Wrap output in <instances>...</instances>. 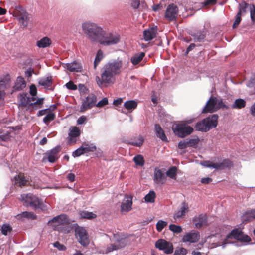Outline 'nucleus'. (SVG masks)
Masks as SVG:
<instances>
[{
  "mask_svg": "<svg viewBox=\"0 0 255 255\" xmlns=\"http://www.w3.org/2000/svg\"><path fill=\"white\" fill-rule=\"evenodd\" d=\"M123 64V61L119 58L113 60L106 64L103 68L101 75V79H100L98 76L96 77L97 82H99L100 84L113 82L114 80V76L121 73Z\"/></svg>",
  "mask_w": 255,
  "mask_h": 255,
  "instance_id": "f257e3e1",
  "label": "nucleus"
},
{
  "mask_svg": "<svg viewBox=\"0 0 255 255\" xmlns=\"http://www.w3.org/2000/svg\"><path fill=\"white\" fill-rule=\"evenodd\" d=\"M81 27L87 39L92 42L98 43L103 33L104 29L102 27L89 21L83 22Z\"/></svg>",
  "mask_w": 255,
  "mask_h": 255,
  "instance_id": "f03ea898",
  "label": "nucleus"
},
{
  "mask_svg": "<svg viewBox=\"0 0 255 255\" xmlns=\"http://www.w3.org/2000/svg\"><path fill=\"white\" fill-rule=\"evenodd\" d=\"M233 238L245 242H248L250 241V238L249 236L244 235L241 231L236 229L233 230L231 233L226 236L223 242L217 243L215 247L221 246L223 248H224L227 244L234 243L232 240Z\"/></svg>",
  "mask_w": 255,
  "mask_h": 255,
  "instance_id": "7ed1b4c3",
  "label": "nucleus"
},
{
  "mask_svg": "<svg viewBox=\"0 0 255 255\" xmlns=\"http://www.w3.org/2000/svg\"><path fill=\"white\" fill-rule=\"evenodd\" d=\"M228 108L229 107L224 103L222 98H217L215 97L211 96L204 106L202 113H213L220 109L227 110Z\"/></svg>",
  "mask_w": 255,
  "mask_h": 255,
  "instance_id": "20e7f679",
  "label": "nucleus"
},
{
  "mask_svg": "<svg viewBox=\"0 0 255 255\" xmlns=\"http://www.w3.org/2000/svg\"><path fill=\"white\" fill-rule=\"evenodd\" d=\"M218 118L217 114H213L211 117H207L202 121L197 123L195 128L196 130L198 131H208L210 129L217 126Z\"/></svg>",
  "mask_w": 255,
  "mask_h": 255,
  "instance_id": "39448f33",
  "label": "nucleus"
},
{
  "mask_svg": "<svg viewBox=\"0 0 255 255\" xmlns=\"http://www.w3.org/2000/svg\"><path fill=\"white\" fill-rule=\"evenodd\" d=\"M101 37L98 43L105 46L117 44L120 41V36L118 34L112 32H106L104 30L103 31V35Z\"/></svg>",
  "mask_w": 255,
  "mask_h": 255,
  "instance_id": "423d86ee",
  "label": "nucleus"
},
{
  "mask_svg": "<svg viewBox=\"0 0 255 255\" xmlns=\"http://www.w3.org/2000/svg\"><path fill=\"white\" fill-rule=\"evenodd\" d=\"M19 199L24 206H30L33 209L39 208L42 203V201L37 197L31 193L21 194Z\"/></svg>",
  "mask_w": 255,
  "mask_h": 255,
  "instance_id": "0eeeda50",
  "label": "nucleus"
},
{
  "mask_svg": "<svg viewBox=\"0 0 255 255\" xmlns=\"http://www.w3.org/2000/svg\"><path fill=\"white\" fill-rule=\"evenodd\" d=\"M13 15L18 20L24 27L27 26L31 18L30 15L20 6L15 7L13 11Z\"/></svg>",
  "mask_w": 255,
  "mask_h": 255,
  "instance_id": "6e6552de",
  "label": "nucleus"
},
{
  "mask_svg": "<svg viewBox=\"0 0 255 255\" xmlns=\"http://www.w3.org/2000/svg\"><path fill=\"white\" fill-rule=\"evenodd\" d=\"M75 235L79 243L81 245L86 247L89 245L90 240L88 234L84 228L80 226L75 228Z\"/></svg>",
  "mask_w": 255,
  "mask_h": 255,
  "instance_id": "1a4fd4ad",
  "label": "nucleus"
},
{
  "mask_svg": "<svg viewBox=\"0 0 255 255\" xmlns=\"http://www.w3.org/2000/svg\"><path fill=\"white\" fill-rule=\"evenodd\" d=\"M96 102L97 97L94 94H90L88 95L82 100L80 109V112H84L87 110L91 109L95 106Z\"/></svg>",
  "mask_w": 255,
  "mask_h": 255,
  "instance_id": "9d476101",
  "label": "nucleus"
},
{
  "mask_svg": "<svg viewBox=\"0 0 255 255\" xmlns=\"http://www.w3.org/2000/svg\"><path fill=\"white\" fill-rule=\"evenodd\" d=\"M173 131L178 137L183 138L190 134L193 131V128L190 126L181 124L177 125Z\"/></svg>",
  "mask_w": 255,
  "mask_h": 255,
  "instance_id": "9b49d317",
  "label": "nucleus"
},
{
  "mask_svg": "<svg viewBox=\"0 0 255 255\" xmlns=\"http://www.w3.org/2000/svg\"><path fill=\"white\" fill-rule=\"evenodd\" d=\"M155 246L160 250L164 251V253L167 254L173 252V247L171 243L164 239H159L155 243Z\"/></svg>",
  "mask_w": 255,
  "mask_h": 255,
  "instance_id": "f8f14e48",
  "label": "nucleus"
},
{
  "mask_svg": "<svg viewBox=\"0 0 255 255\" xmlns=\"http://www.w3.org/2000/svg\"><path fill=\"white\" fill-rule=\"evenodd\" d=\"M81 131L79 128L73 126L69 128V132L68 137V143L69 144H75L77 141V138L80 136Z\"/></svg>",
  "mask_w": 255,
  "mask_h": 255,
  "instance_id": "ddd939ff",
  "label": "nucleus"
},
{
  "mask_svg": "<svg viewBox=\"0 0 255 255\" xmlns=\"http://www.w3.org/2000/svg\"><path fill=\"white\" fill-rule=\"evenodd\" d=\"M154 182L158 185H163L166 181V176L165 173L161 169L156 168L154 171Z\"/></svg>",
  "mask_w": 255,
  "mask_h": 255,
  "instance_id": "4468645a",
  "label": "nucleus"
},
{
  "mask_svg": "<svg viewBox=\"0 0 255 255\" xmlns=\"http://www.w3.org/2000/svg\"><path fill=\"white\" fill-rule=\"evenodd\" d=\"M178 14V7L174 4H169L166 10L165 13V18L169 20L172 21L176 18Z\"/></svg>",
  "mask_w": 255,
  "mask_h": 255,
  "instance_id": "2eb2a0df",
  "label": "nucleus"
},
{
  "mask_svg": "<svg viewBox=\"0 0 255 255\" xmlns=\"http://www.w3.org/2000/svg\"><path fill=\"white\" fill-rule=\"evenodd\" d=\"M60 149L59 147H56L51 149L49 152L45 153L43 160H47L49 162L54 163L58 158V153Z\"/></svg>",
  "mask_w": 255,
  "mask_h": 255,
  "instance_id": "dca6fc26",
  "label": "nucleus"
},
{
  "mask_svg": "<svg viewBox=\"0 0 255 255\" xmlns=\"http://www.w3.org/2000/svg\"><path fill=\"white\" fill-rule=\"evenodd\" d=\"M13 181L16 186L22 187L28 185L30 184L29 176L25 175L24 174L20 173L14 177Z\"/></svg>",
  "mask_w": 255,
  "mask_h": 255,
  "instance_id": "f3484780",
  "label": "nucleus"
},
{
  "mask_svg": "<svg viewBox=\"0 0 255 255\" xmlns=\"http://www.w3.org/2000/svg\"><path fill=\"white\" fill-rule=\"evenodd\" d=\"M199 239V233L198 231H192L183 236L182 240L183 242L192 243L197 242Z\"/></svg>",
  "mask_w": 255,
  "mask_h": 255,
  "instance_id": "a211bd4d",
  "label": "nucleus"
},
{
  "mask_svg": "<svg viewBox=\"0 0 255 255\" xmlns=\"http://www.w3.org/2000/svg\"><path fill=\"white\" fill-rule=\"evenodd\" d=\"M114 238L116 239L117 243L109 245L106 249V252L109 253L114 250H118L125 246L126 245V239L124 238L117 239L116 235H114Z\"/></svg>",
  "mask_w": 255,
  "mask_h": 255,
  "instance_id": "6ab92c4d",
  "label": "nucleus"
},
{
  "mask_svg": "<svg viewBox=\"0 0 255 255\" xmlns=\"http://www.w3.org/2000/svg\"><path fill=\"white\" fill-rule=\"evenodd\" d=\"M132 197L126 195L121 205V212H128L132 209Z\"/></svg>",
  "mask_w": 255,
  "mask_h": 255,
  "instance_id": "aec40b11",
  "label": "nucleus"
},
{
  "mask_svg": "<svg viewBox=\"0 0 255 255\" xmlns=\"http://www.w3.org/2000/svg\"><path fill=\"white\" fill-rule=\"evenodd\" d=\"M189 211L188 205L186 202H183L181 207L179 208L174 214L173 218L175 219L183 218Z\"/></svg>",
  "mask_w": 255,
  "mask_h": 255,
  "instance_id": "412c9836",
  "label": "nucleus"
},
{
  "mask_svg": "<svg viewBox=\"0 0 255 255\" xmlns=\"http://www.w3.org/2000/svg\"><path fill=\"white\" fill-rule=\"evenodd\" d=\"M156 34L157 27H150L144 31V39L146 41H150L156 37Z\"/></svg>",
  "mask_w": 255,
  "mask_h": 255,
  "instance_id": "4be33fe9",
  "label": "nucleus"
},
{
  "mask_svg": "<svg viewBox=\"0 0 255 255\" xmlns=\"http://www.w3.org/2000/svg\"><path fill=\"white\" fill-rule=\"evenodd\" d=\"M255 219V209L247 211L242 216L243 223L251 221Z\"/></svg>",
  "mask_w": 255,
  "mask_h": 255,
  "instance_id": "5701e85b",
  "label": "nucleus"
},
{
  "mask_svg": "<svg viewBox=\"0 0 255 255\" xmlns=\"http://www.w3.org/2000/svg\"><path fill=\"white\" fill-rule=\"evenodd\" d=\"M63 67L64 68L68 69L71 72H79L81 71L82 69V67L80 64L76 62L64 64Z\"/></svg>",
  "mask_w": 255,
  "mask_h": 255,
  "instance_id": "b1692460",
  "label": "nucleus"
},
{
  "mask_svg": "<svg viewBox=\"0 0 255 255\" xmlns=\"http://www.w3.org/2000/svg\"><path fill=\"white\" fill-rule=\"evenodd\" d=\"M155 131L157 137L163 141H167V138L161 127L158 124H155Z\"/></svg>",
  "mask_w": 255,
  "mask_h": 255,
  "instance_id": "393cba45",
  "label": "nucleus"
},
{
  "mask_svg": "<svg viewBox=\"0 0 255 255\" xmlns=\"http://www.w3.org/2000/svg\"><path fill=\"white\" fill-rule=\"evenodd\" d=\"M233 164L229 159H224L222 162L216 163V169L224 170L225 169H230L232 167Z\"/></svg>",
  "mask_w": 255,
  "mask_h": 255,
  "instance_id": "a878e982",
  "label": "nucleus"
},
{
  "mask_svg": "<svg viewBox=\"0 0 255 255\" xmlns=\"http://www.w3.org/2000/svg\"><path fill=\"white\" fill-rule=\"evenodd\" d=\"M51 222L56 223L58 224H64L68 222V219L66 215L62 214L54 217L48 221V223Z\"/></svg>",
  "mask_w": 255,
  "mask_h": 255,
  "instance_id": "bb28decb",
  "label": "nucleus"
},
{
  "mask_svg": "<svg viewBox=\"0 0 255 255\" xmlns=\"http://www.w3.org/2000/svg\"><path fill=\"white\" fill-rule=\"evenodd\" d=\"M196 222L195 224L196 227L199 228L207 224V219L205 215L201 214L194 220Z\"/></svg>",
  "mask_w": 255,
  "mask_h": 255,
  "instance_id": "cd10ccee",
  "label": "nucleus"
},
{
  "mask_svg": "<svg viewBox=\"0 0 255 255\" xmlns=\"http://www.w3.org/2000/svg\"><path fill=\"white\" fill-rule=\"evenodd\" d=\"M26 84L23 78L21 76H18L15 82L13 89L15 91H20L26 87Z\"/></svg>",
  "mask_w": 255,
  "mask_h": 255,
  "instance_id": "c85d7f7f",
  "label": "nucleus"
},
{
  "mask_svg": "<svg viewBox=\"0 0 255 255\" xmlns=\"http://www.w3.org/2000/svg\"><path fill=\"white\" fill-rule=\"evenodd\" d=\"M194 42H203L206 37V32L204 30L198 31L191 34Z\"/></svg>",
  "mask_w": 255,
  "mask_h": 255,
  "instance_id": "c756f323",
  "label": "nucleus"
},
{
  "mask_svg": "<svg viewBox=\"0 0 255 255\" xmlns=\"http://www.w3.org/2000/svg\"><path fill=\"white\" fill-rule=\"evenodd\" d=\"M51 44V40L47 37H44L36 42V46L39 48H46Z\"/></svg>",
  "mask_w": 255,
  "mask_h": 255,
  "instance_id": "7c9ffc66",
  "label": "nucleus"
},
{
  "mask_svg": "<svg viewBox=\"0 0 255 255\" xmlns=\"http://www.w3.org/2000/svg\"><path fill=\"white\" fill-rule=\"evenodd\" d=\"M250 4L247 3L245 1H242L239 4L238 13L244 16L249 10V6Z\"/></svg>",
  "mask_w": 255,
  "mask_h": 255,
  "instance_id": "2f4dec72",
  "label": "nucleus"
},
{
  "mask_svg": "<svg viewBox=\"0 0 255 255\" xmlns=\"http://www.w3.org/2000/svg\"><path fill=\"white\" fill-rule=\"evenodd\" d=\"M144 56L145 53L144 52L136 53L131 57L130 61L133 65H136L141 62Z\"/></svg>",
  "mask_w": 255,
  "mask_h": 255,
  "instance_id": "473e14b6",
  "label": "nucleus"
},
{
  "mask_svg": "<svg viewBox=\"0 0 255 255\" xmlns=\"http://www.w3.org/2000/svg\"><path fill=\"white\" fill-rule=\"evenodd\" d=\"M35 100V98L33 97L29 98L26 96H23L21 95L20 97V101L21 102V104L22 106L24 107L33 106V103L31 102V101H34Z\"/></svg>",
  "mask_w": 255,
  "mask_h": 255,
  "instance_id": "72a5a7b5",
  "label": "nucleus"
},
{
  "mask_svg": "<svg viewBox=\"0 0 255 255\" xmlns=\"http://www.w3.org/2000/svg\"><path fill=\"white\" fill-rule=\"evenodd\" d=\"M5 82L4 80H0V106L4 102L5 92Z\"/></svg>",
  "mask_w": 255,
  "mask_h": 255,
  "instance_id": "f704fd0d",
  "label": "nucleus"
},
{
  "mask_svg": "<svg viewBox=\"0 0 255 255\" xmlns=\"http://www.w3.org/2000/svg\"><path fill=\"white\" fill-rule=\"evenodd\" d=\"M39 84L41 86H43L45 88L49 89V87L51 86L52 84V77L49 76L41 78L39 80ZM49 89H50V88H49Z\"/></svg>",
  "mask_w": 255,
  "mask_h": 255,
  "instance_id": "c9c22d12",
  "label": "nucleus"
},
{
  "mask_svg": "<svg viewBox=\"0 0 255 255\" xmlns=\"http://www.w3.org/2000/svg\"><path fill=\"white\" fill-rule=\"evenodd\" d=\"M246 106V101L241 98L237 99L232 105L233 109H241Z\"/></svg>",
  "mask_w": 255,
  "mask_h": 255,
  "instance_id": "e433bc0d",
  "label": "nucleus"
},
{
  "mask_svg": "<svg viewBox=\"0 0 255 255\" xmlns=\"http://www.w3.org/2000/svg\"><path fill=\"white\" fill-rule=\"evenodd\" d=\"M82 147L85 153L88 152H94L96 150V146L94 144L86 142L82 143Z\"/></svg>",
  "mask_w": 255,
  "mask_h": 255,
  "instance_id": "4c0bfd02",
  "label": "nucleus"
},
{
  "mask_svg": "<svg viewBox=\"0 0 255 255\" xmlns=\"http://www.w3.org/2000/svg\"><path fill=\"white\" fill-rule=\"evenodd\" d=\"M126 109L129 111H132L135 109L137 106V103L134 100H130L126 102L124 105Z\"/></svg>",
  "mask_w": 255,
  "mask_h": 255,
  "instance_id": "58836bf2",
  "label": "nucleus"
},
{
  "mask_svg": "<svg viewBox=\"0 0 255 255\" xmlns=\"http://www.w3.org/2000/svg\"><path fill=\"white\" fill-rule=\"evenodd\" d=\"M79 215L81 218L92 219L96 217V215L92 212L87 211H82L79 213Z\"/></svg>",
  "mask_w": 255,
  "mask_h": 255,
  "instance_id": "ea45409f",
  "label": "nucleus"
},
{
  "mask_svg": "<svg viewBox=\"0 0 255 255\" xmlns=\"http://www.w3.org/2000/svg\"><path fill=\"white\" fill-rule=\"evenodd\" d=\"M12 227L7 224H4L1 227V232L4 235H8L10 234L12 231Z\"/></svg>",
  "mask_w": 255,
  "mask_h": 255,
  "instance_id": "a19ab883",
  "label": "nucleus"
},
{
  "mask_svg": "<svg viewBox=\"0 0 255 255\" xmlns=\"http://www.w3.org/2000/svg\"><path fill=\"white\" fill-rule=\"evenodd\" d=\"M156 194L154 191H150L144 197L145 201L148 203H153L155 201Z\"/></svg>",
  "mask_w": 255,
  "mask_h": 255,
  "instance_id": "79ce46f5",
  "label": "nucleus"
},
{
  "mask_svg": "<svg viewBox=\"0 0 255 255\" xmlns=\"http://www.w3.org/2000/svg\"><path fill=\"white\" fill-rule=\"evenodd\" d=\"M103 58V53L101 50H99L97 52L95 59L94 62V68H96V67L99 64V62Z\"/></svg>",
  "mask_w": 255,
  "mask_h": 255,
  "instance_id": "37998d69",
  "label": "nucleus"
},
{
  "mask_svg": "<svg viewBox=\"0 0 255 255\" xmlns=\"http://www.w3.org/2000/svg\"><path fill=\"white\" fill-rule=\"evenodd\" d=\"M177 172V168L175 166H173L169 168L166 172V176L169 177L171 178H175Z\"/></svg>",
  "mask_w": 255,
  "mask_h": 255,
  "instance_id": "c03bdc74",
  "label": "nucleus"
},
{
  "mask_svg": "<svg viewBox=\"0 0 255 255\" xmlns=\"http://www.w3.org/2000/svg\"><path fill=\"white\" fill-rule=\"evenodd\" d=\"M168 223L167 222L160 220L156 223V227L158 232H161L164 227L167 225Z\"/></svg>",
  "mask_w": 255,
  "mask_h": 255,
  "instance_id": "a18cd8bd",
  "label": "nucleus"
},
{
  "mask_svg": "<svg viewBox=\"0 0 255 255\" xmlns=\"http://www.w3.org/2000/svg\"><path fill=\"white\" fill-rule=\"evenodd\" d=\"M169 229L174 233H180L182 231V227L179 225L175 224H170L169 226Z\"/></svg>",
  "mask_w": 255,
  "mask_h": 255,
  "instance_id": "49530a36",
  "label": "nucleus"
},
{
  "mask_svg": "<svg viewBox=\"0 0 255 255\" xmlns=\"http://www.w3.org/2000/svg\"><path fill=\"white\" fill-rule=\"evenodd\" d=\"M133 161L137 165L143 166L144 163V160L143 156L141 155H137L133 158Z\"/></svg>",
  "mask_w": 255,
  "mask_h": 255,
  "instance_id": "de8ad7c7",
  "label": "nucleus"
},
{
  "mask_svg": "<svg viewBox=\"0 0 255 255\" xmlns=\"http://www.w3.org/2000/svg\"><path fill=\"white\" fill-rule=\"evenodd\" d=\"M203 166L209 168L211 169H216V163H213L210 161H204L200 163Z\"/></svg>",
  "mask_w": 255,
  "mask_h": 255,
  "instance_id": "09e8293b",
  "label": "nucleus"
},
{
  "mask_svg": "<svg viewBox=\"0 0 255 255\" xmlns=\"http://www.w3.org/2000/svg\"><path fill=\"white\" fill-rule=\"evenodd\" d=\"M242 15L240 14L237 13L234 17L235 20L232 25L233 28L235 29L237 28L242 20Z\"/></svg>",
  "mask_w": 255,
  "mask_h": 255,
  "instance_id": "8fccbe9b",
  "label": "nucleus"
},
{
  "mask_svg": "<svg viewBox=\"0 0 255 255\" xmlns=\"http://www.w3.org/2000/svg\"><path fill=\"white\" fill-rule=\"evenodd\" d=\"M249 11L251 21L253 24H254L255 23V6L253 4H250L249 6Z\"/></svg>",
  "mask_w": 255,
  "mask_h": 255,
  "instance_id": "3c124183",
  "label": "nucleus"
},
{
  "mask_svg": "<svg viewBox=\"0 0 255 255\" xmlns=\"http://www.w3.org/2000/svg\"><path fill=\"white\" fill-rule=\"evenodd\" d=\"M55 118V114L53 113H50L48 114L43 120V121L44 123L48 124L49 122L53 120Z\"/></svg>",
  "mask_w": 255,
  "mask_h": 255,
  "instance_id": "603ef678",
  "label": "nucleus"
},
{
  "mask_svg": "<svg viewBox=\"0 0 255 255\" xmlns=\"http://www.w3.org/2000/svg\"><path fill=\"white\" fill-rule=\"evenodd\" d=\"M187 141L189 147H193L199 143V139L198 137H194L189 139Z\"/></svg>",
  "mask_w": 255,
  "mask_h": 255,
  "instance_id": "864d4df0",
  "label": "nucleus"
},
{
  "mask_svg": "<svg viewBox=\"0 0 255 255\" xmlns=\"http://www.w3.org/2000/svg\"><path fill=\"white\" fill-rule=\"evenodd\" d=\"M33 215L32 213L25 211L18 214L16 216V218L18 219H22L23 218H31Z\"/></svg>",
  "mask_w": 255,
  "mask_h": 255,
  "instance_id": "5fc2aeb1",
  "label": "nucleus"
},
{
  "mask_svg": "<svg viewBox=\"0 0 255 255\" xmlns=\"http://www.w3.org/2000/svg\"><path fill=\"white\" fill-rule=\"evenodd\" d=\"M143 143V139L141 136H140L137 140H134L130 142V144L133 146L140 147Z\"/></svg>",
  "mask_w": 255,
  "mask_h": 255,
  "instance_id": "6e6d98bb",
  "label": "nucleus"
},
{
  "mask_svg": "<svg viewBox=\"0 0 255 255\" xmlns=\"http://www.w3.org/2000/svg\"><path fill=\"white\" fill-rule=\"evenodd\" d=\"M85 153V152L83 147L81 146V147H80L79 148L77 149L76 150H75L73 152L72 155H73V157H79Z\"/></svg>",
  "mask_w": 255,
  "mask_h": 255,
  "instance_id": "4d7b16f0",
  "label": "nucleus"
},
{
  "mask_svg": "<svg viewBox=\"0 0 255 255\" xmlns=\"http://www.w3.org/2000/svg\"><path fill=\"white\" fill-rule=\"evenodd\" d=\"M187 253V250L184 248H180L176 249L174 253V255H185Z\"/></svg>",
  "mask_w": 255,
  "mask_h": 255,
  "instance_id": "13d9d810",
  "label": "nucleus"
},
{
  "mask_svg": "<svg viewBox=\"0 0 255 255\" xmlns=\"http://www.w3.org/2000/svg\"><path fill=\"white\" fill-rule=\"evenodd\" d=\"M78 89L81 95H84L88 93V89L83 84H80L78 85Z\"/></svg>",
  "mask_w": 255,
  "mask_h": 255,
  "instance_id": "bf43d9fd",
  "label": "nucleus"
},
{
  "mask_svg": "<svg viewBox=\"0 0 255 255\" xmlns=\"http://www.w3.org/2000/svg\"><path fill=\"white\" fill-rule=\"evenodd\" d=\"M108 103V99L107 98H104L101 100L99 101L97 104L96 103L95 106H96L98 107H102L107 105Z\"/></svg>",
  "mask_w": 255,
  "mask_h": 255,
  "instance_id": "052dcab7",
  "label": "nucleus"
},
{
  "mask_svg": "<svg viewBox=\"0 0 255 255\" xmlns=\"http://www.w3.org/2000/svg\"><path fill=\"white\" fill-rule=\"evenodd\" d=\"M66 88L69 90H75L77 89V86L72 81H69L65 84Z\"/></svg>",
  "mask_w": 255,
  "mask_h": 255,
  "instance_id": "680f3d73",
  "label": "nucleus"
},
{
  "mask_svg": "<svg viewBox=\"0 0 255 255\" xmlns=\"http://www.w3.org/2000/svg\"><path fill=\"white\" fill-rule=\"evenodd\" d=\"M53 246L57 248L59 251H64L66 249L64 245L60 244L58 241L53 243Z\"/></svg>",
  "mask_w": 255,
  "mask_h": 255,
  "instance_id": "e2e57ef3",
  "label": "nucleus"
},
{
  "mask_svg": "<svg viewBox=\"0 0 255 255\" xmlns=\"http://www.w3.org/2000/svg\"><path fill=\"white\" fill-rule=\"evenodd\" d=\"M178 146V148L181 149H184L187 147H189L187 141H181L179 142Z\"/></svg>",
  "mask_w": 255,
  "mask_h": 255,
  "instance_id": "0e129e2a",
  "label": "nucleus"
},
{
  "mask_svg": "<svg viewBox=\"0 0 255 255\" xmlns=\"http://www.w3.org/2000/svg\"><path fill=\"white\" fill-rule=\"evenodd\" d=\"M255 84V75L253 76L247 82V86L249 87H252Z\"/></svg>",
  "mask_w": 255,
  "mask_h": 255,
  "instance_id": "69168bd1",
  "label": "nucleus"
},
{
  "mask_svg": "<svg viewBox=\"0 0 255 255\" xmlns=\"http://www.w3.org/2000/svg\"><path fill=\"white\" fill-rule=\"evenodd\" d=\"M30 93L32 96H36L37 94V89L36 86L32 84L30 87Z\"/></svg>",
  "mask_w": 255,
  "mask_h": 255,
  "instance_id": "338daca9",
  "label": "nucleus"
},
{
  "mask_svg": "<svg viewBox=\"0 0 255 255\" xmlns=\"http://www.w3.org/2000/svg\"><path fill=\"white\" fill-rule=\"evenodd\" d=\"M139 4V0H131V5L134 9L138 8Z\"/></svg>",
  "mask_w": 255,
  "mask_h": 255,
  "instance_id": "774afa93",
  "label": "nucleus"
}]
</instances>
